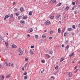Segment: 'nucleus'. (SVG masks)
I'll list each match as a JSON object with an SVG mask.
<instances>
[{
	"instance_id": "29",
	"label": "nucleus",
	"mask_w": 80,
	"mask_h": 80,
	"mask_svg": "<svg viewBox=\"0 0 80 80\" xmlns=\"http://www.w3.org/2000/svg\"><path fill=\"white\" fill-rule=\"evenodd\" d=\"M45 37H46V35H45V34H43L42 35V37L43 38H45Z\"/></svg>"
},
{
	"instance_id": "11",
	"label": "nucleus",
	"mask_w": 80,
	"mask_h": 80,
	"mask_svg": "<svg viewBox=\"0 0 80 80\" xmlns=\"http://www.w3.org/2000/svg\"><path fill=\"white\" fill-rule=\"evenodd\" d=\"M67 35H68V32H65L64 34V37H66Z\"/></svg>"
},
{
	"instance_id": "41",
	"label": "nucleus",
	"mask_w": 80,
	"mask_h": 80,
	"mask_svg": "<svg viewBox=\"0 0 80 80\" xmlns=\"http://www.w3.org/2000/svg\"><path fill=\"white\" fill-rule=\"evenodd\" d=\"M31 48H34V46H31Z\"/></svg>"
},
{
	"instance_id": "61",
	"label": "nucleus",
	"mask_w": 80,
	"mask_h": 80,
	"mask_svg": "<svg viewBox=\"0 0 80 80\" xmlns=\"http://www.w3.org/2000/svg\"><path fill=\"white\" fill-rule=\"evenodd\" d=\"M78 64H80V61H78Z\"/></svg>"
},
{
	"instance_id": "27",
	"label": "nucleus",
	"mask_w": 80,
	"mask_h": 80,
	"mask_svg": "<svg viewBox=\"0 0 80 80\" xmlns=\"http://www.w3.org/2000/svg\"><path fill=\"white\" fill-rule=\"evenodd\" d=\"M21 50H22V49L21 48H19V49H18V52H20V51H21Z\"/></svg>"
},
{
	"instance_id": "59",
	"label": "nucleus",
	"mask_w": 80,
	"mask_h": 80,
	"mask_svg": "<svg viewBox=\"0 0 80 80\" xmlns=\"http://www.w3.org/2000/svg\"><path fill=\"white\" fill-rule=\"evenodd\" d=\"M77 70L76 69V70L75 71V73H76L77 72Z\"/></svg>"
},
{
	"instance_id": "56",
	"label": "nucleus",
	"mask_w": 80,
	"mask_h": 80,
	"mask_svg": "<svg viewBox=\"0 0 80 80\" xmlns=\"http://www.w3.org/2000/svg\"><path fill=\"white\" fill-rule=\"evenodd\" d=\"M24 67H23L22 68V70H23H23H24Z\"/></svg>"
},
{
	"instance_id": "24",
	"label": "nucleus",
	"mask_w": 80,
	"mask_h": 80,
	"mask_svg": "<svg viewBox=\"0 0 80 80\" xmlns=\"http://www.w3.org/2000/svg\"><path fill=\"white\" fill-rule=\"evenodd\" d=\"M72 28H73V29H75V28L76 27H75V25H72Z\"/></svg>"
},
{
	"instance_id": "3",
	"label": "nucleus",
	"mask_w": 80,
	"mask_h": 80,
	"mask_svg": "<svg viewBox=\"0 0 80 80\" xmlns=\"http://www.w3.org/2000/svg\"><path fill=\"white\" fill-rule=\"evenodd\" d=\"M45 23L46 25H48L50 24V21H47L45 22Z\"/></svg>"
},
{
	"instance_id": "30",
	"label": "nucleus",
	"mask_w": 80,
	"mask_h": 80,
	"mask_svg": "<svg viewBox=\"0 0 80 80\" xmlns=\"http://www.w3.org/2000/svg\"><path fill=\"white\" fill-rule=\"evenodd\" d=\"M64 60V59L63 58H61L60 60V62H62V61H63Z\"/></svg>"
},
{
	"instance_id": "8",
	"label": "nucleus",
	"mask_w": 80,
	"mask_h": 80,
	"mask_svg": "<svg viewBox=\"0 0 80 80\" xmlns=\"http://www.w3.org/2000/svg\"><path fill=\"white\" fill-rule=\"evenodd\" d=\"M3 39V38L0 35V41H2Z\"/></svg>"
},
{
	"instance_id": "23",
	"label": "nucleus",
	"mask_w": 80,
	"mask_h": 80,
	"mask_svg": "<svg viewBox=\"0 0 80 80\" xmlns=\"http://www.w3.org/2000/svg\"><path fill=\"white\" fill-rule=\"evenodd\" d=\"M68 30L69 31H72V29L70 28H68Z\"/></svg>"
},
{
	"instance_id": "45",
	"label": "nucleus",
	"mask_w": 80,
	"mask_h": 80,
	"mask_svg": "<svg viewBox=\"0 0 80 80\" xmlns=\"http://www.w3.org/2000/svg\"><path fill=\"white\" fill-rule=\"evenodd\" d=\"M27 63H26L25 65V67H27Z\"/></svg>"
},
{
	"instance_id": "52",
	"label": "nucleus",
	"mask_w": 80,
	"mask_h": 80,
	"mask_svg": "<svg viewBox=\"0 0 80 80\" xmlns=\"http://www.w3.org/2000/svg\"><path fill=\"white\" fill-rule=\"evenodd\" d=\"M13 65H14L13 63H12L11 64V66L12 67H13Z\"/></svg>"
},
{
	"instance_id": "17",
	"label": "nucleus",
	"mask_w": 80,
	"mask_h": 80,
	"mask_svg": "<svg viewBox=\"0 0 80 80\" xmlns=\"http://www.w3.org/2000/svg\"><path fill=\"white\" fill-rule=\"evenodd\" d=\"M49 53L50 54H52L53 53V51H52V50H51L49 51Z\"/></svg>"
},
{
	"instance_id": "20",
	"label": "nucleus",
	"mask_w": 80,
	"mask_h": 80,
	"mask_svg": "<svg viewBox=\"0 0 80 80\" xmlns=\"http://www.w3.org/2000/svg\"><path fill=\"white\" fill-rule=\"evenodd\" d=\"M10 77V74H8L7 76H6V78H9Z\"/></svg>"
},
{
	"instance_id": "63",
	"label": "nucleus",
	"mask_w": 80,
	"mask_h": 80,
	"mask_svg": "<svg viewBox=\"0 0 80 80\" xmlns=\"http://www.w3.org/2000/svg\"><path fill=\"white\" fill-rule=\"evenodd\" d=\"M51 78H53V76H51Z\"/></svg>"
},
{
	"instance_id": "38",
	"label": "nucleus",
	"mask_w": 80,
	"mask_h": 80,
	"mask_svg": "<svg viewBox=\"0 0 80 80\" xmlns=\"http://www.w3.org/2000/svg\"><path fill=\"white\" fill-rule=\"evenodd\" d=\"M53 33V31H50V34H51V33Z\"/></svg>"
},
{
	"instance_id": "49",
	"label": "nucleus",
	"mask_w": 80,
	"mask_h": 80,
	"mask_svg": "<svg viewBox=\"0 0 80 80\" xmlns=\"http://www.w3.org/2000/svg\"><path fill=\"white\" fill-rule=\"evenodd\" d=\"M27 74V72H26L24 73V75H26Z\"/></svg>"
},
{
	"instance_id": "47",
	"label": "nucleus",
	"mask_w": 80,
	"mask_h": 80,
	"mask_svg": "<svg viewBox=\"0 0 80 80\" xmlns=\"http://www.w3.org/2000/svg\"><path fill=\"white\" fill-rule=\"evenodd\" d=\"M8 63H6V66H8Z\"/></svg>"
},
{
	"instance_id": "53",
	"label": "nucleus",
	"mask_w": 80,
	"mask_h": 80,
	"mask_svg": "<svg viewBox=\"0 0 80 80\" xmlns=\"http://www.w3.org/2000/svg\"><path fill=\"white\" fill-rule=\"evenodd\" d=\"M52 37H50L49 38V39H52Z\"/></svg>"
},
{
	"instance_id": "16",
	"label": "nucleus",
	"mask_w": 80,
	"mask_h": 80,
	"mask_svg": "<svg viewBox=\"0 0 80 80\" xmlns=\"http://www.w3.org/2000/svg\"><path fill=\"white\" fill-rule=\"evenodd\" d=\"M69 76L70 77H72V72H69Z\"/></svg>"
},
{
	"instance_id": "48",
	"label": "nucleus",
	"mask_w": 80,
	"mask_h": 80,
	"mask_svg": "<svg viewBox=\"0 0 80 80\" xmlns=\"http://www.w3.org/2000/svg\"><path fill=\"white\" fill-rule=\"evenodd\" d=\"M77 67V66H75V67H74V68H75V69H76Z\"/></svg>"
},
{
	"instance_id": "51",
	"label": "nucleus",
	"mask_w": 80,
	"mask_h": 80,
	"mask_svg": "<svg viewBox=\"0 0 80 80\" xmlns=\"http://www.w3.org/2000/svg\"><path fill=\"white\" fill-rule=\"evenodd\" d=\"M76 4H77V3H78V0H76Z\"/></svg>"
},
{
	"instance_id": "33",
	"label": "nucleus",
	"mask_w": 80,
	"mask_h": 80,
	"mask_svg": "<svg viewBox=\"0 0 80 80\" xmlns=\"http://www.w3.org/2000/svg\"><path fill=\"white\" fill-rule=\"evenodd\" d=\"M11 18H12V17H13V15L12 14H11L10 15Z\"/></svg>"
},
{
	"instance_id": "60",
	"label": "nucleus",
	"mask_w": 80,
	"mask_h": 80,
	"mask_svg": "<svg viewBox=\"0 0 80 80\" xmlns=\"http://www.w3.org/2000/svg\"><path fill=\"white\" fill-rule=\"evenodd\" d=\"M78 27L79 28H80V24H79L78 25Z\"/></svg>"
},
{
	"instance_id": "21",
	"label": "nucleus",
	"mask_w": 80,
	"mask_h": 80,
	"mask_svg": "<svg viewBox=\"0 0 80 80\" xmlns=\"http://www.w3.org/2000/svg\"><path fill=\"white\" fill-rule=\"evenodd\" d=\"M74 54V53L73 52V53H72V54H71L69 55V57H72L73 55V54Z\"/></svg>"
},
{
	"instance_id": "5",
	"label": "nucleus",
	"mask_w": 80,
	"mask_h": 80,
	"mask_svg": "<svg viewBox=\"0 0 80 80\" xmlns=\"http://www.w3.org/2000/svg\"><path fill=\"white\" fill-rule=\"evenodd\" d=\"M21 23H22V25H24L25 21H24L22 20L20 22Z\"/></svg>"
},
{
	"instance_id": "26",
	"label": "nucleus",
	"mask_w": 80,
	"mask_h": 80,
	"mask_svg": "<svg viewBox=\"0 0 80 80\" xmlns=\"http://www.w3.org/2000/svg\"><path fill=\"white\" fill-rule=\"evenodd\" d=\"M20 10L21 12H23V8L22 7H21L20 8Z\"/></svg>"
},
{
	"instance_id": "35",
	"label": "nucleus",
	"mask_w": 80,
	"mask_h": 80,
	"mask_svg": "<svg viewBox=\"0 0 80 80\" xmlns=\"http://www.w3.org/2000/svg\"><path fill=\"white\" fill-rule=\"evenodd\" d=\"M55 69L56 70H58V66H56L55 67Z\"/></svg>"
},
{
	"instance_id": "10",
	"label": "nucleus",
	"mask_w": 80,
	"mask_h": 80,
	"mask_svg": "<svg viewBox=\"0 0 80 80\" xmlns=\"http://www.w3.org/2000/svg\"><path fill=\"white\" fill-rule=\"evenodd\" d=\"M5 43L7 47H8V42H5Z\"/></svg>"
},
{
	"instance_id": "15",
	"label": "nucleus",
	"mask_w": 80,
	"mask_h": 80,
	"mask_svg": "<svg viewBox=\"0 0 80 80\" xmlns=\"http://www.w3.org/2000/svg\"><path fill=\"white\" fill-rule=\"evenodd\" d=\"M35 38L36 39H37V38H38V36L35 35Z\"/></svg>"
},
{
	"instance_id": "4",
	"label": "nucleus",
	"mask_w": 80,
	"mask_h": 80,
	"mask_svg": "<svg viewBox=\"0 0 80 80\" xmlns=\"http://www.w3.org/2000/svg\"><path fill=\"white\" fill-rule=\"evenodd\" d=\"M12 48H17V46L16 45H15L14 44H12Z\"/></svg>"
},
{
	"instance_id": "37",
	"label": "nucleus",
	"mask_w": 80,
	"mask_h": 80,
	"mask_svg": "<svg viewBox=\"0 0 80 80\" xmlns=\"http://www.w3.org/2000/svg\"><path fill=\"white\" fill-rule=\"evenodd\" d=\"M15 14H16V16H18L19 15L18 13V12L16 13Z\"/></svg>"
},
{
	"instance_id": "64",
	"label": "nucleus",
	"mask_w": 80,
	"mask_h": 80,
	"mask_svg": "<svg viewBox=\"0 0 80 80\" xmlns=\"http://www.w3.org/2000/svg\"><path fill=\"white\" fill-rule=\"evenodd\" d=\"M2 67V64H0V67Z\"/></svg>"
},
{
	"instance_id": "43",
	"label": "nucleus",
	"mask_w": 80,
	"mask_h": 80,
	"mask_svg": "<svg viewBox=\"0 0 80 80\" xmlns=\"http://www.w3.org/2000/svg\"><path fill=\"white\" fill-rule=\"evenodd\" d=\"M25 61H28V58H25Z\"/></svg>"
},
{
	"instance_id": "9",
	"label": "nucleus",
	"mask_w": 80,
	"mask_h": 80,
	"mask_svg": "<svg viewBox=\"0 0 80 80\" xmlns=\"http://www.w3.org/2000/svg\"><path fill=\"white\" fill-rule=\"evenodd\" d=\"M32 11H30V12H29V15L31 16L32 15Z\"/></svg>"
},
{
	"instance_id": "6",
	"label": "nucleus",
	"mask_w": 80,
	"mask_h": 80,
	"mask_svg": "<svg viewBox=\"0 0 80 80\" xmlns=\"http://www.w3.org/2000/svg\"><path fill=\"white\" fill-rule=\"evenodd\" d=\"M27 18H28V16H24L22 17L23 19H27Z\"/></svg>"
},
{
	"instance_id": "50",
	"label": "nucleus",
	"mask_w": 80,
	"mask_h": 80,
	"mask_svg": "<svg viewBox=\"0 0 80 80\" xmlns=\"http://www.w3.org/2000/svg\"><path fill=\"white\" fill-rule=\"evenodd\" d=\"M27 37H30V35L29 34L27 35Z\"/></svg>"
},
{
	"instance_id": "40",
	"label": "nucleus",
	"mask_w": 80,
	"mask_h": 80,
	"mask_svg": "<svg viewBox=\"0 0 80 80\" xmlns=\"http://www.w3.org/2000/svg\"><path fill=\"white\" fill-rule=\"evenodd\" d=\"M30 31L31 32H33V29L32 28H31V30H30Z\"/></svg>"
},
{
	"instance_id": "28",
	"label": "nucleus",
	"mask_w": 80,
	"mask_h": 80,
	"mask_svg": "<svg viewBox=\"0 0 80 80\" xmlns=\"http://www.w3.org/2000/svg\"><path fill=\"white\" fill-rule=\"evenodd\" d=\"M52 1L53 3H55L56 2V0H52Z\"/></svg>"
},
{
	"instance_id": "62",
	"label": "nucleus",
	"mask_w": 80,
	"mask_h": 80,
	"mask_svg": "<svg viewBox=\"0 0 80 80\" xmlns=\"http://www.w3.org/2000/svg\"><path fill=\"white\" fill-rule=\"evenodd\" d=\"M72 35H75V33H72Z\"/></svg>"
},
{
	"instance_id": "12",
	"label": "nucleus",
	"mask_w": 80,
	"mask_h": 80,
	"mask_svg": "<svg viewBox=\"0 0 80 80\" xmlns=\"http://www.w3.org/2000/svg\"><path fill=\"white\" fill-rule=\"evenodd\" d=\"M66 50H68V48H69V46L68 45H67L66 46Z\"/></svg>"
},
{
	"instance_id": "31",
	"label": "nucleus",
	"mask_w": 80,
	"mask_h": 80,
	"mask_svg": "<svg viewBox=\"0 0 80 80\" xmlns=\"http://www.w3.org/2000/svg\"><path fill=\"white\" fill-rule=\"evenodd\" d=\"M41 62L42 63H45V60H41Z\"/></svg>"
},
{
	"instance_id": "57",
	"label": "nucleus",
	"mask_w": 80,
	"mask_h": 80,
	"mask_svg": "<svg viewBox=\"0 0 80 80\" xmlns=\"http://www.w3.org/2000/svg\"><path fill=\"white\" fill-rule=\"evenodd\" d=\"M62 47H64V44H62Z\"/></svg>"
},
{
	"instance_id": "1",
	"label": "nucleus",
	"mask_w": 80,
	"mask_h": 80,
	"mask_svg": "<svg viewBox=\"0 0 80 80\" xmlns=\"http://www.w3.org/2000/svg\"><path fill=\"white\" fill-rule=\"evenodd\" d=\"M9 17H10V14H8L7 15H6L4 17V20H6L7 18H8Z\"/></svg>"
},
{
	"instance_id": "22",
	"label": "nucleus",
	"mask_w": 80,
	"mask_h": 80,
	"mask_svg": "<svg viewBox=\"0 0 80 80\" xmlns=\"http://www.w3.org/2000/svg\"><path fill=\"white\" fill-rule=\"evenodd\" d=\"M46 56L48 58H50V55L48 54H46Z\"/></svg>"
},
{
	"instance_id": "42",
	"label": "nucleus",
	"mask_w": 80,
	"mask_h": 80,
	"mask_svg": "<svg viewBox=\"0 0 80 80\" xmlns=\"http://www.w3.org/2000/svg\"><path fill=\"white\" fill-rule=\"evenodd\" d=\"M62 5V4H61V3H59L58 4V6H60V5Z\"/></svg>"
},
{
	"instance_id": "58",
	"label": "nucleus",
	"mask_w": 80,
	"mask_h": 80,
	"mask_svg": "<svg viewBox=\"0 0 80 80\" xmlns=\"http://www.w3.org/2000/svg\"><path fill=\"white\" fill-rule=\"evenodd\" d=\"M74 13L76 14H77V12L76 11H75L74 12Z\"/></svg>"
},
{
	"instance_id": "39",
	"label": "nucleus",
	"mask_w": 80,
	"mask_h": 80,
	"mask_svg": "<svg viewBox=\"0 0 80 80\" xmlns=\"http://www.w3.org/2000/svg\"><path fill=\"white\" fill-rule=\"evenodd\" d=\"M65 43L66 44H68V40L66 41Z\"/></svg>"
},
{
	"instance_id": "44",
	"label": "nucleus",
	"mask_w": 80,
	"mask_h": 80,
	"mask_svg": "<svg viewBox=\"0 0 80 80\" xmlns=\"http://www.w3.org/2000/svg\"><path fill=\"white\" fill-rule=\"evenodd\" d=\"M2 78H3V79H4V78H5V77H4V76L3 75L2 76Z\"/></svg>"
},
{
	"instance_id": "46",
	"label": "nucleus",
	"mask_w": 80,
	"mask_h": 80,
	"mask_svg": "<svg viewBox=\"0 0 80 80\" xmlns=\"http://www.w3.org/2000/svg\"><path fill=\"white\" fill-rule=\"evenodd\" d=\"M12 65V63L11 62L9 63V66H11V65Z\"/></svg>"
},
{
	"instance_id": "14",
	"label": "nucleus",
	"mask_w": 80,
	"mask_h": 80,
	"mask_svg": "<svg viewBox=\"0 0 80 80\" xmlns=\"http://www.w3.org/2000/svg\"><path fill=\"white\" fill-rule=\"evenodd\" d=\"M30 53L32 54V55H33V52H32V50H30L29 51Z\"/></svg>"
},
{
	"instance_id": "19",
	"label": "nucleus",
	"mask_w": 80,
	"mask_h": 80,
	"mask_svg": "<svg viewBox=\"0 0 80 80\" xmlns=\"http://www.w3.org/2000/svg\"><path fill=\"white\" fill-rule=\"evenodd\" d=\"M23 53V51H21L19 53V55H22Z\"/></svg>"
},
{
	"instance_id": "2",
	"label": "nucleus",
	"mask_w": 80,
	"mask_h": 80,
	"mask_svg": "<svg viewBox=\"0 0 80 80\" xmlns=\"http://www.w3.org/2000/svg\"><path fill=\"white\" fill-rule=\"evenodd\" d=\"M61 17V15L60 14L58 15L56 18V20L58 19V18H59V17Z\"/></svg>"
},
{
	"instance_id": "7",
	"label": "nucleus",
	"mask_w": 80,
	"mask_h": 80,
	"mask_svg": "<svg viewBox=\"0 0 80 80\" xmlns=\"http://www.w3.org/2000/svg\"><path fill=\"white\" fill-rule=\"evenodd\" d=\"M68 9H69V7L67 6L65 8V10L66 11H67V10H68Z\"/></svg>"
},
{
	"instance_id": "55",
	"label": "nucleus",
	"mask_w": 80,
	"mask_h": 80,
	"mask_svg": "<svg viewBox=\"0 0 80 80\" xmlns=\"http://www.w3.org/2000/svg\"><path fill=\"white\" fill-rule=\"evenodd\" d=\"M35 30L36 31L37 30V28H35Z\"/></svg>"
},
{
	"instance_id": "54",
	"label": "nucleus",
	"mask_w": 80,
	"mask_h": 80,
	"mask_svg": "<svg viewBox=\"0 0 80 80\" xmlns=\"http://www.w3.org/2000/svg\"><path fill=\"white\" fill-rule=\"evenodd\" d=\"M74 8H75V7H73L72 8V10H74Z\"/></svg>"
},
{
	"instance_id": "25",
	"label": "nucleus",
	"mask_w": 80,
	"mask_h": 80,
	"mask_svg": "<svg viewBox=\"0 0 80 80\" xmlns=\"http://www.w3.org/2000/svg\"><path fill=\"white\" fill-rule=\"evenodd\" d=\"M27 77H28L27 76H24V79H25V80H27Z\"/></svg>"
},
{
	"instance_id": "32",
	"label": "nucleus",
	"mask_w": 80,
	"mask_h": 80,
	"mask_svg": "<svg viewBox=\"0 0 80 80\" xmlns=\"http://www.w3.org/2000/svg\"><path fill=\"white\" fill-rule=\"evenodd\" d=\"M21 18H22V17H21V16H19L18 17V19H21Z\"/></svg>"
},
{
	"instance_id": "36",
	"label": "nucleus",
	"mask_w": 80,
	"mask_h": 80,
	"mask_svg": "<svg viewBox=\"0 0 80 80\" xmlns=\"http://www.w3.org/2000/svg\"><path fill=\"white\" fill-rule=\"evenodd\" d=\"M53 18H54V17H53V16H52L50 17V18L51 19H53Z\"/></svg>"
},
{
	"instance_id": "34",
	"label": "nucleus",
	"mask_w": 80,
	"mask_h": 80,
	"mask_svg": "<svg viewBox=\"0 0 80 80\" xmlns=\"http://www.w3.org/2000/svg\"><path fill=\"white\" fill-rule=\"evenodd\" d=\"M72 4L73 5H75V2H72Z\"/></svg>"
},
{
	"instance_id": "18",
	"label": "nucleus",
	"mask_w": 80,
	"mask_h": 80,
	"mask_svg": "<svg viewBox=\"0 0 80 80\" xmlns=\"http://www.w3.org/2000/svg\"><path fill=\"white\" fill-rule=\"evenodd\" d=\"M58 32L59 33H60V28H59L58 29Z\"/></svg>"
},
{
	"instance_id": "13",
	"label": "nucleus",
	"mask_w": 80,
	"mask_h": 80,
	"mask_svg": "<svg viewBox=\"0 0 80 80\" xmlns=\"http://www.w3.org/2000/svg\"><path fill=\"white\" fill-rule=\"evenodd\" d=\"M17 10H18V8H15L14 9L13 11L14 12H16L17 11Z\"/></svg>"
}]
</instances>
